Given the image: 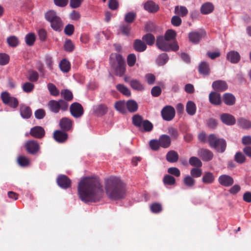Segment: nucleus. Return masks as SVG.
<instances>
[{
    "label": "nucleus",
    "instance_id": "nucleus-31",
    "mask_svg": "<svg viewBox=\"0 0 251 251\" xmlns=\"http://www.w3.org/2000/svg\"><path fill=\"white\" fill-rule=\"evenodd\" d=\"M63 26V22L59 17L50 24L51 27L56 31H61Z\"/></svg>",
    "mask_w": 251,
    "mask_h": 251
},
{
    "label": "nucleus",
    "instance_id": "nucleus-34",
    "mask_svg": "<svg viewBox=\"0 0 251 251\" xmlns=\"http://www.w3.org/2000/svg\"><path fill=\"white\" fill-rule=\"evenodd\" d=\"M214 10V5L210 2L203 4L201 7V13L203 14H208Z\"/></svg>",
    "mask_w": 251,
    "mask_h": 251
},
{
    "label": "nucleus",
    "instance_id": "nucleus-20",
    "mask_svg": "<svg viewBox=\"0 0 251 251\" xmlns=\"http://www.w3.org/2000/svg\"><path fill=\"white\" fill-rule=\"evenodd\" d=\"M133 49L138 52H143L147 49L146 44L140 39H136L133 43Z\"/></svg>",
    "mask_w": 251,
    "mask_h": 251
},
{
    "label": "nucleus",
    "instance_id": "nucleus-35",
    "mask_svg": "<svg viewBox=\"0 0 251 251\" xmlns=\"http://www.w3.org/2000/svg\"><path fill=\"white\" fill-rule=\"evenodd\" d=\"M186 111L187 113L191 115H194L196 112V105L192 101H188L186 105Z\"/></svg>",
    "mask_w": 251,
    "mask_h": 251
},
{
    "label": "nucleus",
    "instance_id": "nucleus-63",
    "mask_svg": "<svg viewBox=\"0 0 251 251\" xmlns=\"http://www.w3.org/2000/svg\"><path fill=\"white\" fill-rule=\"evenodd\" d=\"M9 61V56L5 53H0V65H6Z\"/></svg>",
    "mask_w": 251,
    "mask_h": 251
},
{
    "label": "nucleus",
    "instance_id": "nucleus-62",
    "mask_svg": "<svg viewBox=\"0 0 251 251\" xmlns=\"http://www.w3.org/2000/svg\"><path fill=\"white\" fill-rule=\"evenodd\" d=\"M156 28L155 24L151 22L147 23L145 25V30L146 32H154Z\"/></svg>",
    "mask_w": 251,
    "mask_h": 251
},
{
    "label": "nucleus",
    "instance_id": "nucleus-15",
    "mask_svg": "<svg viewBox=\"0 0 251 251\" xmlns=\"http://www.w3.org/2000/svg\"><path fill=\"white\" fill-rule=\"evenodd\" d=\"M73 124V122L71 119L67 117H64L60 120L59 126L62 130L66 132L72 130Z\"/></svg>",
    "mask_w": 251,
    "mask_h": 251
},
{
    "label": "nucleus",
    "instance_id": "nucleus-36",
    "mask_svg": "<svg viewBox=\"0 0 251 251\" xmlns=\"http://www.w3.org/2000/svg\"><path fill=\"white\" fill-rule=\"evenodd\" d=\"M144 121L143 117L139 114H136L132 118V124L139 129L142 127V125Z\"/></svg>",
    "mask_w": 251,
    "mask_h": 251
},
{
    "label": "nucleus",
    "instance_id": "nucleus-17",
    "mask_svg": "<svg viewBox=\"0 0 251 251\" xmlns=\"http://www.w3.org/2000/svg\"><path fill=\"white\" fill-rule=\"evenodd\" d=\"M94 113L97 116H102L108 111V108L106 104L100 103L94 105L93 108Z\"/></svg>",
    "mask_w": 251,
    "mask_h": 251
},
{
    "label": "nucleus",
    "instance_id": "nucleus-59",
    "mask_svg": "<svg viewBox=\"0 0 251 251\" xmlns=\"http://www.w3.org/2000/svg\"><path fill=\"white\" fill-rule=\"evenodd\" d=\"M136 16L134 12H128L125 15V21L127 23H132L135 20Z\"/></svg>",
    "mask_w": 251,
    "mask_h": 251
},
{
    "label": "nucleus",
    "instance_id": "nucleus-24",
    "mask_svg": "<svg viewBox=\"0 0 251 251\" xmlns=\"http://www.w3.org/2000/svg\"><path fill=\"white\" fill-rule=\"evenodd\" d=\"M144 9L150 13H155L159 10V6L152 0L147 1L144 4Z\"/></svg>",
    "mask_w": 251,
    "mask_h": 251
},
{
    "label": "nucleus",
    "instance_id": "nucleus-45",
    "mask_svg": "<svg viewBox=\"0 0 251 251\" xmlns=\"http://www.w3.org/2000/svg\"><path fill=\"white\" fill-rule=\"evenodd\" d=\"M189 164L195 168H200L202 166V163L201 160L195 156L191 157L189 160Z\"/></svg>",
    "mask_w": 251,
    "mask_h": 251
},
{
    "label": "nucleus",
    "instance_id": "nucleus-23",
    "mask_svg": "<svg viewBox=\"0 0 251 251\" xmlns=\"http://www.w3.org/2000/svg\"><path fill=\"white\" fill-rule=\"evenodd\" d=\"M20 112L21 116L24 119H29L32 115V110L31 108L29 106L24 104L21 105Z\"/></svg>",
    "mask_w": 251,
    "mask_h": 251
},
{
    "label": "nucleus",
    "instance_id": "nucleus-14",
    "mask_svg": "<svg viewBox=\"0 0 251 251\" xmlns=\"http://www.w3.org/2000/svg\"><path fill=\"white\" fill-rule=\"evenodd\" d=\"M30 134L34 138L41 139L45 136V131L42 126H35L30 129Z\"/></svg>",
    "mask_w": 251,
    "mask_h": 251
},
{
    "label": "nucleus",
    "instance_id": "nucleus-57",
    "mask_svg": "<svg viewBox=\"0 0 251 251\" xmlns=\"http://www.w3.org/2000/svg\"><path fill=\"white\" fill-rule=\"evenodd\" d=\"M190 176L194 178H198L201 176L202 170L199 168H193L190 170Z\"/></svg>",
    "mask_w": 251,
    "mask_h": 251
},
{
    "label": "nucleus",
    "instance_id": "nucleus-7",
    "mask_svg": "<svg viewBox=\"0 0 251 251\" xmlns=\"http://www.w3.org/2000/svg\"><path fill=\"white\" fill-rule=\"evenodd\" d=\"M1 99L2 102L11 107L16 108L19 105V101L17 98L11 97L10 94L7 92H3L1 94Z\"/></svg>",
    "mask_w": 251,
    "mask_h": 251
},
{
    "label": "nucleus",
    "instance_id": "nucleus-37",
    "mask_svg": "<svg viewBox=\"0 0 251 251\" xmlns=\"http://www.w3.org/2000/svg\"><path fill=\"white\" fill-rule=\"evenodd\" d=\"M199 71L201 74L203 75H208L210 73L208 64L206 62H202L199 65Z\"/></svg>",
    "mask_w": 251,
    "mask_h": 251
},
{
    "label": "nucleus",
    "instance_id": "nucleus-26",
    "mask_svg": "<svg viewBox=\"0 0 251 251\" xmlns=\"http://www.w3.org/2000/svg\"><path fill=\"white\" fill-rule=\"evenodd\" d=\"M223 101L227 105L231 106L235 103V97L231 93H225L223 95Z\"/></svg>",
    "mask_w": 251,
    "mask_h": 251
},
{
    "label": "nucleus",
    "instance_id": "nucleus-9",
    "mask_svg": "<svg viewBox=\"0 0 251 251\" xmlns=\"http://www.w3.org/2000/svg\"><path fill=\"white\" fill-rule=\"evenodd\" d=\"M175 108L170 105H166L163 108L161 114L163 120L167 121H170L175 116Z\"/></svg>",
    "mask_w": 251,
    "mask_h": 251
},
{
    "label": "nucleus",
    "instance_id": "nucleus-39",
    "mask_svg": "<svg viewBox=\"0 0 251 251\" xmlns=\"http://www.w3.org/2000/svg\"><path fill=\"white\" fill-rule=\"evenodd\" d=\"M142 40L146 42V45L152 46L155 43V38L152 34L147 33L142 37Z\"/></svg>",
    "mask_w": 251,
    "mask_h": 251
},
{
    "label": "nucleus",
    "instance_id": "nucleus-33",
    "mask_svg": "<svg viewBox=\"0 0 251 251\" xmlns=\"http://www.w3.org/2000/svg\"><path fill=\"white\" fill-rule=\"evenodd\" d=\"M59 16L57 15L56 12L52 10H49L45 14V19L50 24L53 22L54 20H55Z\"/></svg>",
    "mask_w": 251,
    "mask_h": 251
},
{
    "label": "nucleus",
    "instance_id": "nucleus-16",
    "mask_svg": "<svg viewBox=\"0 0 251 251\" xmlns=\"http://www.w3.org/2000/svg\"><path fill=\"white\" fill-rule=\"evenodd\" d=\"M218 182L223 186L229 187L233 184L234 180L230 176L222 175L219 177Z\"/></svg>",
    "mask_w": 251,
    "mask_h": 251
},
{
    "label": "nucleus",
    "instance_id": "nucleus-43",
    "mask_svg": "<svg viewBox=\"0 0 251 251\" xmlns=\"http://www.w3.org/2000/svg\"><path fill=\"white\" fill-rule=\"evenodd\" d=\"M59 67L62 72L67 73L70 70V63L67 59H63L59 64Z\"/></svg>",
    "mask_w": 251,
    "mask_h": 251
},
{
    "label": "nucleus",
    "instance_id": "nucleus-56",
    "mask_svg": "<svg viewBox=\"0 0 251 251\" xmlns=\"http://www.w3.org/2000/svg\"><path fill=\"white\" fill-rule=\"evenodd\" d=\"M150 209L151 211L154 213H159L162 210L161 204L156 202H154L151 204L150 206Z\"/></svg>",
    "mask_w": 251,
    "mask_h": 251
},
{
    "label": "nucleus",
    "instance_id": "nucleus-46",
    "mask_svg": "<svg viewBox=\"0 0 251 251\" xmlns=\"http://www.w3.org/2000/svg\"><path fill=\"white\" fill-rule=\"evenodd\" d=\"M163 182L166 185H174L176 183V179L171 175H166L163 177Z\"/></svg>",
    "mask_w": 251,
    "mask_h": 251
},
{
    "label": "nucleus",
    "instance_id": "nucleus-3",
    "mask_svg": "<svg viewBox=\"0 0 251 251\" xmlns=\"http://www.w3.org/2000/svg\"><path fill=\"white\" fill-rule=\"evenodd\" d=\"M110 63L111 67L115 70L116 74L119 76H122L126 71V64L124 58L119 54H116L115 59L110 57Z\"/></svg>",
    "mask_w": 251,
    "mask_h": 251
},
{
    "label": "nucleus",
    "instance_id": "nucleus-5",
    "mask_svg": "<svg viewBox=\"0 0 251 251\" xmlns=\"http://www.w3.org/2000/svg\"><path fill=\"white\" fill-rule=\"evenodd\" d=\"M208 142L210 147L218 151L223 153L225 151L226 147L225 140L218 138L215 134H211L208 137Z\"/></svg>",
    "mask_w": 251,
    "mask_h": 251
},
{
    "label": "nucleus",
    "instance_id": "nucleus-64",
    "mask_svg": "<svg viewBox=\"0 0 251 251\" xmlns=\"http://www.w3.org/2000/svg\"><path fill=\"white\" fill-rule=\"evenodd\" d=\"M18 162L21 166H25L28 165L29 161V159L23 156H20L18 158Z\"/></svg>",
    "mask_w": 251,
    "mask_h": 251
},
{
    "label": "nucleus",
    "instance_id": "nucleus-61",
    "mask_svg": "<svg viewBox=\"0 0 251 251\" xmlns=\"http://www.w3.org/2000/svg\"><path fill=\"white\" fill-rule=\"evenodd\" d=\"M136 60V57L134 54H129L127 57V63L129 67H132L134 65Z\"/></svg>",
    "mask_w": 251,
    "mask_h": 251
},
{
    "label": "nucleus",
    "instance_id": "nucleus-10",
    "mask_svg": "<svg viewBox=\"0 0 251 251\" xmlns=\"http://www.w3.org/2000/svg\"><path fill=\"white\" fill-rule=\"evenodd\" d=\"M58 185L63 189H68L71 186L72 181L66 175H60L56 179Z\"/></svg>",
    "mask_w": 251,
    "mask_h": 251
},
{
    "label": "nucleus",
    "instance_id": "nucleus-32",
    "mask_svg": "<svg viewBox=\"0 0 251 251\" xmlns=\"http://www.w3.org/2000/svg\"><path fill=\"white\" fill-rule=\"evenodd\" d=\"M129 84L131 87L134 90L140 91H142L145 90L144 85L137 79H131L130 81Z\"/></svg>",
    "mask_w": 251,
    "mask_h": 251
},
{
    "label": "nucleus",
    "instance_id": "nucleus-41",
    "mask_svg": "<svg viewBox=\"0 0 251 251\" xmlns=\"http://www.w3.org/2000/svg\"><path fill=\"white\" fill-rule=\"evenodd\" d=\"M169 57L166 53L161 54L157 58L156 62L158 66H161L165 65L168 61Z\"/></svg>",
    "mask_w": 251,
    "mask_h": 251
},
{
    "label": "nucleus",
    "instance_id": "nucleus-13",
    "mask_svg": "<svg viewBox=\"0 0 251 251\" xmlns=\"http://www.w3.org/2000/svg\"><path fill=\"white\" fill-rule=\"evenodd\" d=\"M198 155L203 161H210L213 157L212 152L206 149H199L198 151Z\"/></svg>",
    "mask_w": 251,
    "mask_h": 251
},
{
    "label": "nucleus",
    "instance_id": "nucleus-22",
    "mask_svg": "<svg viewBox=\"0 0 251 251\" xmlns=\"http://www.w3.org/2000/svg\"><path fill=\"white\" fill-rule=\"evenodd\" d=\"M204 34V33L203 31L191 32L189 34V38L193 43L197 44L200 42Z\"/></svg>",
    "mask_w": 251,
    "mask_h": 251
},
{
    "label": "nucleus",
    "instance_id": "nucleus-30",
    "mask_svg": "<svg viewBox=\"0 0 251 251\" xmlns=\"http://www.w3.org/2000/svg\"><path fill=\"white\" fill-rule=\"evenodd\" d=\"M214 180L215 176L213 173L210 172H205L202 177V181L204 184H211Z\"/></svg>",
    "mask_w": 251,
    "mask_h": 251
},
{
    "label": "nucleus",
    "instance_id": "nucleus-12",
    "mask_svg": "<svg viewBox=\"0 0 251 251\" xmlns=\"http://www.w3.org/2000/svg\"><path fill=\"white\" fill-rule=\"evenodd\" d=\"M54 139L59 143H65L68 138V135L63 130H56L53 134Z\"/></svg>",
    "mask_w": 251,
    "mask_h": 251
},
{
    "label": "nucleus",
    "instance_id": "nucleus-11",
    "mask_svg": "<svg viewBox=\"0 0 251 251\" xmlns=\"http://www.w3.org/2000/svg\"><path fill=\"white\" fill-rule=\"evenodd\" d=\"M25 147L27 152L31 154H36L40 149L39 144L34 140L27 141L25 145Z\"/></svg>",
    "mask_w": 251,
    "mask_h": 251
},
{
    "label": "nucleus",
    "instance_id": "nucleus-29",
    "mask_svg": "<svg viewBox=\"0 0 251 251\" xmlns=\"http://www.w3.org/2000/svg\"><path fill=\"white\" fill-rule=\"evenodd\" d=\"M178 158L179 155L177 152L173 150L168 151L166 154V160L170 163H175L177 162Z\"/></svg>",
    "mask_w": 251,
    "mask_h": 251
},
{
    "label": "nucleus",
    "instance_id": "nucleus-47",
    "mask_svg": "<svg viewBox=\"0 0 251 251\" xmlns=\"http://www.w3.org/2000/svg\"><path fill=\"white\" fill-rule=\"evenodd\" d=\"M117 89L126 96H130L131 93L129 89L123 84H118L116 86Z\"/></svg>",
    "mask_w": 251,
    "mask_h": 251
},
{
    "label": "nucleus",
    "instance_id": "nucleus-54",
    "mask_svg": "<svg viewBox=\"0 0 251 251\" xmlns=\"http://www.w3.org/2000/svg\"><path fill=\"white\" fill-rule=\"evenodd\" d=\"M142 127L143 128V130L146 132H150L153 129L152 124L148 120H145L143 121L142 125Z\"/></svg>",
    "mask_w": 251,
    "mask_h": 251
},
{
    "label": "nucleus",
    "instance_id": "nucleus-8",
    "mask_svg": "<svg viewBox=\"0 0 251 251\" xmlns=\"http://www.w3.org/2000/svg\"><path fill=\"white\" fill-rule=\"evenodd\" d=\"M70 112L71 115L75 118H79L84 114V109L82 105L77 102L72 103L70 106Z\"/></svg>",
    "mask_w": 251,
    "mask_h": 251
},
{
    "label": "nucleus",
    "instance_id": "nucleus-2",
    "mask_svg": "<svg viewBox=\"0 0 251 251\" xmlns=\"http://www.w3.org/2000/svg\"><path fill=\"white\" fill-rule=\"evenodd\" d=\"M104 188L106 194L111 200H120L126 196V184L118 177L111 176L105 178Z\"/></svg>",
    "mask_w": 251,
    "mask_h": 251
},
{
    "label": "nucleus",
    "instance_id": "nucleus-42",
    "mask_svg": "<svg viewBox=\"0 0 251 251\" xmlns=\"http://www.w3.org/2000/svg\"><path fill=\"white\" fill-rule=\"evenodd\" d=\"M175 12L181 17H184L187 15L188 11L184 6H176L175 8Z\"/></svg>",
    "mask_w": 251,
    "mask_h": 251
},
{
    "label": "nucleus",
    "instance_id": "nucleus-4",
    "mask_svg": "<svg viewBox=\"0 0 251 251\" xmlns=\"http://www.w3.org/2000/svg\"><path fill=\"white\" fill-rule=\"evenodd\" d=\"M48 106L51 112L56 114L59 113L60 110L63 112L67 111L69 103L63 99L58 100H50L48 103Z\"/></svg>",
    "mask_w": 251,
    "mask_h": 251
},
{
    "label": "nucleus",
    "instance_id": "nucleus-21",
    "mask_svg": "<svg viewBox=\"0 0 251 251\" xmlns=\"http://www.w3.org/2000/svg\"><path fill=\"white\" fill-rule=\"evenodd\" d=\"M220 118L222 122L227 125H233L236 123V120L234 116L229 114H222Z\"/></svg>",
    "mask_w": 251,
    "mask_h": 251
},
{
    "label": "nucleus",
    "instance_id": "nucleus-52",
    "mask_svg": "<svg viewBox=\"0 0 251 251\" xmlns=\"http://www.w3.org/2000/svg\"><path fill=\"white\" fill-rule=\"evenodd\" d=\"M48 88L51 95L58 96L59 95V91L54 84L51 83H49Z\"/></svg>",
    "mask_w": 251,
    "mask_h": 251
},
{
    "label": "nucleus",
    "instance_id": "nucleus-53",
    "mask_svg": "<svg viewBox=\"0 0 251 251\" xmlns=\"http://www.w3.org/2000/svg\"><path fill=\"white\" fill-rule=\"evenodd\" d=\"M35 36L34 34L30 33L27 34L25 37V43L29 46H32L33 45L35 41Z\"/></svg>",
    "mask_w": 251,
    "mask_h": 251
},
{
    "label": "nucleus",
    "instance_id": "nucleus-18",
    "mask_svg": "<svg viewBox=\"0 0 251 251\" xmlns=\"http://www.w3.org/2000/svg\"><path fill=\"white\" fill-rule=\"evenodd\" d=\"M210 102L214 105H220L222 104L221 95L217 92L212 91L209 95Z\"/></svg>",
    "mask_w": 251,
    "mask_h": 251
},
{
    "label": "nucleus",
    "instance_id": "nucleus-6",
    "mask_svg": "<svg viewBox=\"0 0 251 251\" xmlns=\"http://www.w3.org/2000/svg\"><path fill=\"white\" fill-rule=\"evenodd\" d=\"M169 41H167L163 36H159L156 39V46L162 51H168L171 50L177 51L179 49V46L176 42L172 44H169Z\"/></svg>",
    "mask_w": 251,
    "mask_h": 251
},
{
    "label": "nucleus",
    "instance_id": "nucleus-28",
    "mask_svg": "<svg viewBox=\"0 0 251 251\" xmlns=\"http://www.w3.org/2000/svg\"><path fill=\"white\" fill-rule=\"evenodd\" d=\"M238 126L244 129L251 128V121L244 118H240L237 120Z\"/></svg>",
    "mask_w": 251,
    "mask_h": 251
},
{
    "label": "nucleus",
    "instance_id": "nucleus-51",
    "mask_svg": "<svg viewBox=\"0 0 251 251\" xmlns=\"http://www.w3.org/2000/svg\"><path fill=\"white\" fill-rule=\"evenodd\" d=\"M246 160L245 155L241 152H237L234 156V160L238 163L241 164L245 162Z\"/></svg>",
    "mask_w": 251,
    "mask_h": 251
},
{
    "label": "nucleus",
    "instance_id": "nucleus-58",
    "mask_svg": "<svg viewBox=\"0 0 251 251\" xmlns=\"http://www.w3.org/2000/svg\"><path fill=\"white\" fill-rule=\"evenodd\" d=\"M176 36V32L172 29H169L166 31L164 38L167 41H170L171 40H172V39H174V38H175Z\"/></svg>",
    "mask_w": 251,
    "mask_h": 251
},
{
    "label": "nucleus",
    "instance_id": "nucleus-49",
    "mask_svg": "<svg viewBox=\"0 0 251 251\" xmlns=\"http://www.w3.org/2000/svg\"><path fill=\"white\" fill-rule=\"evenodd\" d=\"M8 45L11 47H16L19 44L18 38L15 36H11L7 38Z\"/></svg>",
    "mask_w": 251,
    "mask_h": 251
},
{
    "label": "nucleus",
    "instance_id": "nucleus-1",
    "mask_svg": "<svg viewBox=\"0 0 251 251\" xmlns=\"http://www.w3.org/2000/svg\"><path fill=\"white\" fill-rule=\"evenodd\" d=\"M78 193L80 200L85 202H96L103 194L102 186L96 177H85L78 183Z\"/></svg>",
    "mask_w": 251,
    "mask_h": 251
},
{
    "label": "nucleus",
    "instance_id": "nucleus-55",
    "mask_svg": "<svg viewBox=\"0 0 251 251\" xmlns=\"http://www.w3.org/2000/svg\"><path fill=\"white\" fill-rule=\"evenodd\" d=\"M39 75L37 72L33 70L28 71V79L31 82H36L38 80Z\"/></svg>",
    "mask_w": 251,
    "mask_h": 251
},
{
    "label": "nucleus",
    "instance_id": "nucleus-19",
    "mask_svg": "<svg viewBox=\"0 0 251 251\" xmlns=\"http://www.w3.org/2000/svg\"><path fill=\"white\" fill-rule=\"evenodd\" d=\"M212 86L215 91L220 92L226 91L228 87L226 82L221 80L214 81L212 83Z\"/></svg>",
    "mask_w": 251,
    "mask_h": 251
},
{
    "label": "nucleus",
    "instance_id": "nucleus-38",
    "mask_svg": "<svg viewBox=\"0 0 251 251\" xmlns=\"http://www.w3.org/2000/svg\"><path fill=\"white\" fill-rule=\"evenodd\" d=\"M183 182L185 186L189 188H192L196 184V180L191 176L187 175L183 178Z\"/></svg>",
    "mask_w": 251,
    "mask_h": 251
},
{
    "label": "nucleus",
    "instance_id": "nucleus-60",
    "mask_svg": "<svg viewBox=\"0 0 251 251\" xmlns=\"http://www.w3.org/2000/svg\"><path fill=\"white\" fill-rule=\"evenodd\" d=\"M22 88L25 92L30 93L34 89V85L30 82H25L23 84Z\"/></svg>",
    "mask_w": 251,
    "mask_h": 251
},
{
    "label": "nucleus",
    "instance_id": "nucleus-40",
    "mask_svg": "<svg viewBox=\"0 0 251 251\" xmlns=\"http://www.w3.org/2000/svg\"><path fill=\"white\" fill-rule=\"evenodd\" d=\"M61 96L64 98L66 101H70L73 99V95L71 91L68 89L62 90L61 91Z\"/></svg>",
    "mask_w": 251,
    "mask_h": 251
},
{
    "label": "nucleus",
    "instance_id": "nucleus-27",
    "mask_svg": "<svg viewBox=\"0 0 251 251\" xmlns=\"http://www.w3.org/2000/svg\"><path fill=\"white\" fill-rule=\"evenodd\" d=\"M226 58L232 63H237L240 60V55L237 51H231L227 54Z\"/></svg>",
    "mask_w": 251,
    "mask_h": 251
},
{
    "label": "nucleus",
    "instance_id": "nucleus-48",
    "mask_svg": "<svg viewBox=\"0 0 251 251\" xmlns=\"http://www.w3.org/2000/svg\"><path fill=\"white\" fill-rule=\"evenodd\" d=\"M168 133L171 136L172 140H176L179 136V133L177 129L174 127H169Z\"/></svg>",
    "mask_w": 251,
    "mask_h": 251
},
{
    "label": "nucleus",
    "instance_id": "nucleus-50",
    "mask_svg": "<svg viewBox=\"0 0 251 251\" xmlns=\"http://www.w3.org/2000/svg\"><path fill=\"white\" fill-rule=\"evenodd\" d=\"M114 106L115 109L121 113H125L126 111V104L124 101H116Z\"/></svg>",
    "mask_w": 251,
    "mask_h": 251
},
{
    "label": "nucleus",
    "instance_id": "nucleus-44",
    "mask_svg": "<svg viewBox=\"0 0 251 251\" xmlns=\"http://www.w3.org/2000/svg\"><path fill=\"white\" fill-rule=\"evenodd\" d=\"M126 107L130 112H135L138 109V104L133 100H129L126 102Z\"/></svg>",
    "mask_w": 251,
    "mask_h": 251
},
{
    "label": "nucleus",
    "instance_id": "nucleus-25",
    "mask_svg": "<svg viewBox=\"0 0 251 251\" xmlns=\"http://www.w3.org/2000/svg\"><path fill=\"white\" fill-rule=\"evenodd\" d=\"M160 147L163 148H168L171 143V137L166 134L161 135L158 139Z\"/></svg>",
    "mask_w": 251,
    "mask_h": 251
}]
</instances>
